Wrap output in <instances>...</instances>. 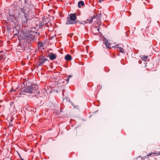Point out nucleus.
<instances>
[{
  "label": "nucleus",
  "instance_id": "1",
  "mask_svg": "<svg viewBox=\"0 0 160 160\" xmlns=\"http://www.w3.org/2000/svg\"><path fill=\"white\" fill-rule=\"evenodd\" d=\"M26 88L28 93L29 94L32 96L38 97V98L40 92L37 85L33 83L30 85L27 86Z\"/></svg>",
  "mask_w": 160,
  "mask_h": 160
},
{
  "label": "nucleus",
  "instance_id": "2",
  "mask_svg": "<svg viewBox=\"0 0 160 160\" xmlns=\"http://www.w3.org/2000/svg\"><path fill=\"white\" fill-rule=\"evenodd\" d=\"M77 14L76 13H71L68 17H67L66 24H74L77 23L75 21L77 19Z\"/></svg>",
  "mask_w": 160,
  "mask_h": 160
},
{
  "label": "nucleus",
  "instance_id": "3",
  "mask_svg": "<svg viewBox=\"0 0 160 160\" xmlns=\"http://www.w3.org/2000/svg\"><path fill=\"white\" fill-rule=\"evenodd\" d=\"M47 60V59L43 56L39 58V61L37 63V64L38 66H42L44 64L45 62Z\"/></svg>",
  "mask_w": 160,
  "mask_h": 160
},
{
  "label": "nucleus",
  "instance_id": "4",
  "mask_svg": "<svg viewBox=\"0 0 160 160\" xmlns=\"http://www.w3.org/2000/svg\"><path fill=\"white\" fill-rule=\"evenodd\" d=\"M28 20V15H27L26 14L24 15V17L21 18L22 23L23 24H27Z\"/></svg>",
  "mask_w": 160,
  "mask_h": 160
},
{
  "label": "nucleus",
  "instance_id": "5",
  "mask_svg": "<svg viewBox=\"0 0 160 160\" xmlns=\"http://www.w3.org/2000/svg\"><path fill=\"white\" fill-rule=\"evenodd\" d=\"M28 93V92L26 90V88H22L20 91L19 95L21 97H23L24 96Z\"/></svg>",
  "mask_w": 160,
  "mask_h": 160
},
{
  "label": "nucleus",
  "instance_id": "6",
  "mask_svg": "<svg viewBox=\"0 0 160 160\" xmlns=\"http://www.w3.org/2000/svg\"><path fill=\"white\" fill-rule=\"evenodd\" d=\"M20 11L23 13L24 15L26 14L27 15H28L29 11L27 7H24L23 8H21Z\"/></svg>",
  "mask_w": 160,
  "mask_h": 160
},
{
  "label": "nucleus",
  "instance_id": "7",
  "mask_svg": "<svg viewBox=\"0 0 160 160\" xmlns=\"http://www.w3.org/2000/svg\"><path fill=\"white\" fill-rule=\"evenodd\" d=\"M104 43L105 44L107 48H110V46L111 45V43L108 42V41H107L106 40V39L105 38V40H104Z\"/></svg>",
  "mask_w": 160,
  "mask_h": 160
},
{
  "label": "nucleus",
  "instance_id": "8",
  "mask_svg": "<svg viewBox=\"0 0 160 160\" xmlns=\"http://www.w3.org/2000/svg\"><path fill=\"white\" fill-rule=\"evenodd\" d=\"M119 45L118 44L117 45V47L113 46L112 47L115 49H117V48L119 49V52L121 53H123L124 52L123 49L121 47H119Z\"/></svg>",
  "mask_w": 160,
  "mask_h": 160
},
{
  "label": "nucleus",
  "instance_id": "9",
  "mask_svg": "<svg viewBox=\"0 0 160 160\" xmlns=\"http://www.w3.org/2000/svg\"><path fill=\"white\" fill-rule=\"evenodd\" d=\"M49 57L51 60H53L56 58V56L55 54L51 52L49 54Z\"/></svg>",
  "mask_w": 160,
  "mask_h": 160
},
{
  "label": "nucleus",
  "instance_id": "10",
  "mask_svg": "<svg viewBox=\"0 0 160 160\" xmlns=\"http://www.w3.org/2000/svg\"><path fill=\"white\" fill-rule=\"evenodd\" d=\"M95 17V16L94 15L91 18V19H87L86 20V21H84V22L86 23H90L93 22V19Z\"/></svg>",
  "mask_w": 160,
  "mask_h": 160
},
{
  "label": "nucleus",
  "instance_id": "11",
  "mask_svg": "<svg viewBox=\"0 0 160 160\" xmlns=\"http://www.w3.org/2000/svg\"><path fill=\"white\" fill-rule=\"evenodd\" d=\"M65 59L67 60V61H70L72 59V58L71 56L69 54H67L65 57Z\"/></svg>",
  "mask_w": 160,
  "mask_h": 160
},
{
  "label": "nucleus",
  "instance_id": "12",
  "mask_svg": "<svg viewBox=\"0 0 160 160\" xmlns=\"http://www.w3.org/2000/svg\"><path fill=\"white\" fill-rule=\"evenodd\" d=\"M84 5V2L82 1H79L78 3V8H80L81 7V6H83Z\"/></svg>",
  "mask_w": 160,
  "mask_h": 160
},
{
  "label": "nucleus",
  "instance_id": "13",
  "mask_svg": "<svg viewBox=\"0 0 160 160\" xmlns=\"http://www.w3.org/2000/svg\"><path fill=\"white\" fill-rule=\"evenodd\" d=\"M4 52L2 51H0V61L2 59L4 56Z\"/></svg>",
  "mask_w": 160,
  "mask_h": 160
},
{
  "label": "nucleus",
  "instance_id": "14",
  "mask_svg": "<svg viewBox=\"0 0 160 160\" xmlns=\"http://www.w3.org/2000/svg\"><path fill=\"white\" fill-rule=\"evenodd\" d=\"M148 57L147 56H141V59L143 61H145L148 58Z\"/></svg>",
  "mask_w": 160,
  "mask_h": 160
},
{
  "label": "nucleus",
  "instance_id": "15",
  "mask_svg": "<svg viewBox=\"0 0 160 160\" xmlns=\"http://www.w3.org/2000/svg\"><path fill=\"white\" fill-rule=\"evenodd\" d=\"M38 44L39 48H41L43 46V44L41 42H38Z\"/></svg>",
  "mask_w": 160,
  "mask_h": 160
},
{
  "label": "nucleus",
  "instance_id": "16",
  "mask_svg": "<svg viewBox=\"0 0 160 160\" xmlns=\"http://www.w3.org/2000/svg\"><path fill=\"white\" fill-rule=\"evenodd\" d=\"M16 90H17L16 89H15L13 88V87H12V88L10 90V92H15L16 91Z\"/></svg>",
  "mask_w": 160,
  "mask_h": 160
},
{
  "label": "nucleus",
  "instance_id": "17",
  "mask_svg": "<svg viewBox=\"0 0 160 160\" xmlns=\"http://www.w3.org/2000/svg\"><path fill=\"white\" fill-rule=\"evenodd\" d=\"M141 158V159L142 160H143V159H145L146 158H148V157H147L146 156H144V157H143L142 158L141 157V156H138V158Z\"/></svg>",
  "mask_w": 160,
  "mask_h": 160
},
{
  "label": "nucleus",
  "instance_id": "18",
  "mask_svg": "<svg viewBox=\"0 0 160 160\" xmlns=\"http://www.w3.org/2000/svg\"><path fill=\"white\" fill-rule=\"evenodd\" d=\"M155 153L152 152V153H150L149 154H148L147 156H146L147 157H148L149 156H151L152 154H155Z\"/></svg>",
  "mask_w": 160,
  "mask_h": 160
},
{
  "label": "nucleus",
  "instance_id": "19",
  "mask_svg": "<svg viewBox=\"0 0 160 160\" xmlns=\"http://www.w3.org/2000/svg\"><path fill=\"white\" fill-rule=\"evenodd\" d=\"M12 120L11 122L9 123V125H8V126L9 127H12L13 126V124L12 122Z\"/></svg>",
  "mask_w": 160,
  "mask_h": 160
},
{
  "label": "nucleus",
  "instance_id": "20",
  "mask_svg": "<svg viewBox=\"0 0 160 160\" xmlns=\"http://www.w3.org/2000/svg\"><path fill=\"white\" fill-rule=\"evenodd\" d=\"M2 106L1 105H0V111L1 112L3 110V108H2Z\"/></svg>",
  "mask_w": 160,
  "mask_h": 160
},
{
  "label": "nucleus",
  "instance_id": "21",
  "mask_svg": "<svg viewBox=\"0 0 160 160\" xmlns=\"http://www.w3.org/2000/svg\"><path fill=\"white\" fill-rule=\"evenodd\" d=\"M72 77V76L71 75H69L68 77V78H69Z\"/></svg>",
  "mask_w": 160,
  "mask_h": 160
},
{
  "label": "nucleus",
  "instance_id": "22",
  "mask_svg": "<svg viewBox=\"0 0 160 160\" xmlns=\"http://www.w3.org/2000/svg\"><path fill=\"white\" fill-rule=\"evenodd\" d=\"M104 0H98L99 2H101L102 1H103Z\"/></svg>",
  "mask_w": 160,
  "mask_h": 160
},
{
  "label": "nucleus",
  "instance_id": "23",
  "mask_svg": "<svg viewBox=\"0 0 160 160\" xmlns=\"http://www.w3.org/2000/svg\"><path fill=\"white\" fill-rule=\"evenodd\" d=\"M69 80V78H67V79L66 80V81H67V82H68Z\"/></svg>",
  "mask_w": 160,
  "mask_h": 160
},
{
  "label": "nucleus",
  "instance_id": "24",
  "mask_svg": "<svg viewBox=\"0 0 160 160\" xmlns=\"http://www.w3.org/2000/svg\"><path fill=\"white\" fill-rule=\"evenodd\" d=\"M28 2V0H25V3H26Z\"/></svg>",
  "mask_w": 160,
  "mask_h": 160
},
{
  "label": "nucleus",
  "instance_id": "25",
  "mask_svg": "<svg viewBox=\"0 0 160 160\" xmlns=\"http://www.w3.org/2000/svg\"><path fill=\"white\" fill-rule=\"evenodd\" d=\"M18 154L19 155V158H20L21 159V158H22L20 156V154L18 153Z\"/></svg>",
  "mask_w": 160,
  "mask_h": 160
},
{
  "label": "nucleus",
  "instance_id": "26",
  "mask_svg": "<svg viewBox=\"0 0 160 160\" xmlns=\"http://www.w3.org/2000/svg\"><path fill=\"white\" fill-rule=\"evenodd\" d=\"M18 34H17V33H16V34H14V36H17V35H18Z\"/></svg>",
  "mask_w": 160,
  "mask_h": 160
},
{
  "label": "nucleus",
  "instance_id": "27",
  "mask_svg": "<svg viewBox=\"0 0 160 160\" xmlns=\"http://www.w3.org/2000/svg\"><path fill=\"white\" fill-rule=\"evenodd\" d=\"M21 160H24V159L23 158H21Z\"/></svg>",
  "mask_w": 160,
  "mask_h": 160
},
{
  "label": "nucleus",
  "instance_id": "28",
  "mask_svg": "<svg viewBox=\"0 0 160 160\" xmlns=\"http://www.w3.org/2000/svg\"><path fill=\"white\" fill-rule=\"evenodd\" d=\"M99 28H98V29H97V30H98V32H99Z\"/></svg>",
  "mask_w": 160,
  "mask_h": 160
},
{
  "label": "nucleus",
  "instance_id": "29",
  "mask_svg": "<svg viewBox=\"0 0 160 160\" xmlns=\"http://www.w3.org/2000/svg\"><path fill=\"white\" fill-rule=\"evenodd\" d=\"M64 91V90H63L62 91V92H63V91ZM63 95H64L63 94Z\"/></svg>",
  "mask_w": 160,
  "mask_h": 160
},
{
  "label": "nucleus",
  "instance_id": "30",
  "mask_svg": "<svg viewBox=\"0 0 160 160\" xmlns=\"http://www.w3.org/2000/svg\"><path fill=\"white\" fill-rule=\"evenodd\" d=\"M42 97L43 98H44V97H45V96H43H43H42Z\"/></svg>",
  "mask_w": 160,
  "mask_h": 160
},
{
  "label": "nucleus",
  "instance_id": "31",
  "mask_svg": "<svg viewBox=\"0 0 160 160\" xmlns=\"http://www.w3.org/2000/svg\"><path fill=\"white\" fill-rule=\"evenodd\" d=\"M159 155H160V152L159 153Z\"/></svg>",
  "mask_w": 160,
  "mask_h": 160
}]
</instances>
